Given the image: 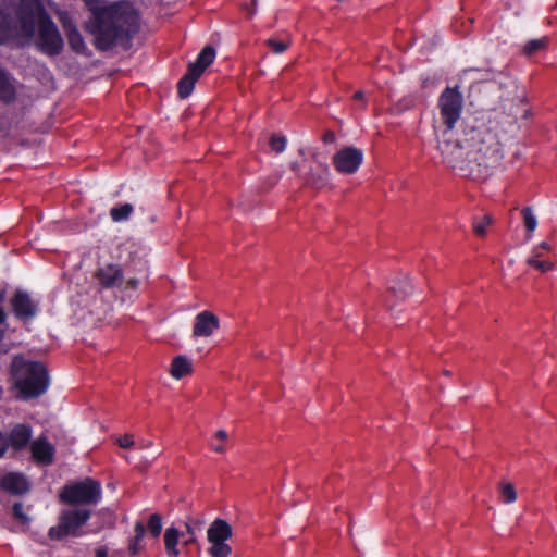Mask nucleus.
Instances as JSON below:
<instances>
[{"label": "nucleus", "mask_w": 557, "mask_h": 557, "mask_svg": "<svg viewBox=\"0 0 557 557\" xmlns=\"http://www.w3.org/2000/svg\"><path fill=\"white\" fill-rule=\"evenodd\" d=\"M90 17L86 30L94 36L98 50L107 51L119 44L128 42L139 30V16L127 2L102 3L86 0Z\"/></svg>", "instance_id": "nucleus-1"}, {"label": "nucleus", "mask_w": 557, "mask_h": 557, "mask_svg": "<svg viewBox=\"0 0 557 557\" xmlns=\"http://www.w3.org/2000/svg\"><path fill=\"white\" fill-rule=\"evenodd\" d=\"M16 14L20 33L28 38L37 33L36 45L40 51L49 55L62 51V37L40 0H20Z\"/></svg>", "instance_id": "nucleus-2"}, {"label": "nucleus", "mask_w": 557, "mask_h": 557, "mask_svg": "<svg viewBox=\"0 0 557 557\" xmlns=\"http://www.w3.org/2000/svg\"><path fill=\"white\" fill-rule=\"evenodd\" d=\"M465 143L468 153H472L481 180L488 177L500 165L504 153L492 122L488 125L466 127Z\"/></svg>", "instance_id": "nucleus-3"}, {"label": "nucleus", "mask_w": 557, "mask_h": 557, "mask_svg": "<svg viewBox=\"0 0 557 557\" xmlns=\"http://www.w3.org/2000/svg\"><path fill=\"white\" fill-rule=\"evenodd\" d=\"M11 371L21 398H36L47 391L49 375L41 362L26 360L22 356H16L12 361Z\"/></svg>", "instance_id": "nucleus-4"}, {"label": "nucleus", "mask_w": 557, "mask_h": 557, "mask_svg": "<svg viewBox=\"0 0 557 557\" xmlns=\"http://www.w3.org/2000/svg\"><path fill=\"white\" fill-rule=\"evenodd\" d=\"M437 148L442 154L443 163L451 171L465 177L481 180L472 153H468V146L465 143V129L456 138L453 132H443Z\"/></svg>", "instance_id": "nucleus-5"}, {"label": "nucleus", "mask_w": 557, "mask_h": 557, "mask_svg": "<svg viewBox=\"0 0 557 557\" xmlns=\"http://www.w3.org/2000/svg\"><path fill=\"white\" fill-rule=\"evenodd\" d=\"M101 496V484L91 478H86L64 485L60 491L59 500L71 506H88L98 504Z\"/></svg>", "instance_id": "nucleus-6"}, {"label": "nucleus", "mask_w": 557, "mask_h": 557, "mask_svg": "<svg viewBox=\"0 0 557 557\" xmlns=\"http://www.w3.org/2000/svg\"><path fill=\"white\" fill-rule=\"evenodd\" d=\"M90 516L91 511L87 508L63 510L59 516L58 524L49 529L48 536L53 541H60L66 536H79L81 528Z\"/></svg>", "instance_id": "nucleus-7"}, {"label": "nucleus", "mask_w": 557, "mask_h": 557, "mask_svg": "<svg viewBox=\"0 0 557 557\" xmlns=\"http://www.w3.org/2000/svg\"><path fill=\"white\" fill-rule=\"evenodd\" d=\"M233 536L232 525L224 519H214L207 530V541L210 544L208 554L210 557H230L233 549L227 541Z\"/></svg>", "instance_id": "nucleus-8"}, {"label": "nucleus", "mask_w": 557, "mask_h": 557, "mask_svg": "<svg viewBox=\"0 0 557 557\" xmlns=\"http://www.w3.org/2000/svg\"><path fill=\"white\" fill-rule=\"evenodd\" d=\"M215 50L211 46H206L199 53L196 62L188 65L187 72L177 84L178 96L187 98L195 86L197 79L202 75L205 70L214 61Z\"/></svg>", "instance_id": "nucleus-9"}, {"label": "nucleus", "mask_w": 557, "mask_h": 557, "mask_svg": "<svg viewBox=\"0 0 557 557\" xmlns=\"http://www.w3.org/2000/svg\"><path fill=\"white\" fill-rule=\"evenodd\" d=\"M463 104L462 94L458 87H446L438 99V108L442 120L451 132L455 123L459 120Z\"/></svg>", "instance_id": "nucleus-10"}, {"label": "nucleus", "mask_w": 557, "mask_h": 557, "mask_svg": "<svg viewBox=\"0 0 557 557\" xmlns=\"http://www.w3.org/2000/svg\"><path fill=\"white\" fill-rule=\"evenodd\" d=\"M362 150L351 146L339 149L332 158L335 170L345 175L356 173L362 164Z\"/></svg>", "instance_id": "nucleus-11"}, {"label": "nucleus", "mask_w": 557, "mask_h": 557, "mask_svg": "<svg viewBox=\"0 0 557 557\" xmlns=\"http://www.w3.org/2000/svg\"><path fill=\"white\" fill-rule=\"evenodd\" d=\"M30 453L33 460L40 466H50L54 461L55 448L48 441L47 436L40 435L36 440L32 441Z\"/></svg>", "instance_id": "nucleus-12"}, {"label": "nucleus", "mask_w": 557, "mask_h": 557, "mask_svg": "<svg viewBox=\"0 0 557 557\" xmlns=\"http://www.w3.org/2000/svg\"><path fill=\"white\" fill-rule=\"evenodd\" d=\"M10 304L15 317L18 319L28 320L34 318L37 313V305L24 290H16Z\"/></svg>", "instance_id": "nucleus-13"}, {"label": "nucleus", "mask_w": 557, "mask_h": 557, "mask_svg": "<svg viewBox=\"0 0 557 557\" xmlns=\"http://www.w3.org/2000/svg\"><path fill=\"white\" fill-rule=\"evenodd\" d=\"M32 435L33 431L29 425L24 423L14 425L9 434H4L7 449L11 447L15 453L24 450L30 445Z\"/></svg>", "instance_id": "nucleus-14"}, {"label": "nucleus", "mask_w": 557, "mask_h": 557, "mask_svg": "<svg viewBox=\"0 0 557 557\" xmlns=\"http://www.w3.org/2000/svg\"><path fill=\"white\" fill-rule=\"evenodd\" d=\"M220 327L219 318L210 311H202L195 318L193 335L195 337H209Z\"/></svg>", "instance_id": "nucleus-15"}, {"label": "nucleus", "mask_w": 557, "mask_h": 557, "mask_svg": "<svg viewBox=\"0 0 557 557\" xmlns=\"http://www.w3.org/2000/svg\"><path fill=\"white\" fill-rule=\"evenodd\" d=\"M95 277L103 288L117 287L123 282V270L117 264H106L97 270Z\"/></svg>", "instance_id": "nucleus-16"}, {"label": "nucleus", "mask_w": 557, "mask_h": 557, "mask_svg": "<svg viewBox=\"0 0 557 557\" xmlns=\"http://www.w3.org/2000/svg\"><path fill=\"white\" fill-rule=\"evenodd\" d=\"M330 176V169L327 164L315 162L310 166L308 173L304 176L305 184L313 189L320 190L327 186Z\"/></svg>", "instance_id": "nucleus-17"}, {"label": "nucleus", "mask_w": 557, "mask_h": 557, "mask_svg": "<svg viewBox=\"0 0 557 557\" xmlns=\"http://www.w3.org/2000/svg\"><path fill=\"white\" fill-rule=\"evenodd\" d=\"M0 487L13 495H22L29 490V484L23 474L10 472L0 480Z\"/></svg>", "instance_id": "nucleus-18"}, {"label": "nucleus", "mask_w": 557, "mask_h": 557, "mask_svg": "<svg viewBox=\"0 0 557 557\" xmlns=\"http://www.w3.org/2000/svg\"><path fill=\"white\" fill-rule=\"evenodd\" d=\"M60 20H61L63 29L65 32V35L67 37L70 47L76 52L84 51V49H85L84 39H83L81 33L77 30L76 26L71 21V18L66 14H64L61 16Z\"/></svg>", "instance_id": "nucleus-19"}, {"label": "nucleus", "mask_w": 557, "mask_h": 557, "mask_svg": "<svg viewBox=\"0 0 557 557\" xmlns=\"http://www.w3.org/2000/svg\"><path fill=\"white\" fill-rule=\"evenodd\" d=\"M184 534L174 525L165 529L163 534L164 549L168 557H178L181 550L178 548L180 540Z\"/></svg>", "instance_id": "nucleus-20"}, {"label": "nucleus", "mask_w": 557, "mask_h": 557, "mask_svg": "<svg viewBox=\"0 0 557 557\" xmlns=\"http://www.w3.org/2000/svg\"><path fill=\"white\" fill-rule=\"evenodd\" d=\"M193 373V363L189 358L186 356L180 355L173 358L170 368V374L176 379L181 380L187 375Z\"/></svg>", "instance_id": "nucleus-21"}, {"label": "nucleus", "mask_w": 557, "mask_h": 557, "mask_svg": "<svg viewBox=\"0 0 557 557\" xmlns=\"http://www.w3.org/2000/svg\"><path fill=\"white\" fill-rule=\"evenodd\" d=\"M205 525L203 517H189L185 522L186 533L188 539L183 541V546H188L196 543V532L200 531Z\"/></svg>", "instance_id": "nucleus-22"}, {"label": "nucleus", "mask_w": 557, "mask_h": 557, "mask_svg": "<svg viewBox=\"0 0 557 557\" xmlns=\"http://www.w3.org/2000/svg\"><path fill=\"white\" fill-rule=\"evenodd\" d=\"M135 535L128 541V550L132 555H137L143 549V539L146 534V528L143 522L137 521L134 527Z\"/></svg>", "instance_id": "nucleus-23"}, {"label": "nucleus", "mask_w": 557, "mask_h": 557, "mask_svg": "<svg viewBox=\"0 0 557 557\" xmlns=\"http://www.w3.org/2000/svg\"><path fill=\"white\" fill-rule=\"evenodd\" d=\"M15 90L7 74L0 69V100L10 102L14 99Z\"/></svg>", "instance_id": "nucleus-24"}, {"label": "nucleus", "mask_w": 557, "mask_h": 557, "mask_svg": "<svg viewBox=\"0 0 557 557\" xmlns=\"http://www.w3.org/2000/svg\"><path fill=\"white\" fill-rule=\"evenodd\" d=\"M134 208L131 203H124L113 207L110 210V216L114 222L126 221L132 215Z\"/></svg>", "instance_id": "nucleus-25"}, {"label": "nucleus", "mask_w": 557, "mask_h": 557, "mask_svg": "<svg viewBox=\"0 0 557 557\" xmlns=\"http://www.w3.org/2000/svg\"><path fill=\"white\" fill-rule=\"evenodd\" d=\"M547 42H548L547 37L532 39L524 45L523 53L528 57H531L539 51L545 50L547 47Z\"/></svg>", "instance_id": "nucleus-26"}, {"label": "nucleus", "mask_w": 557, "mask_h": 557, "mask_svg": "<svg viewBox=\"0 0 557 557\" xmlns=\"http://www.w3.org/2000/svg\"><path fill=\"white\" fill-rule=\"evenodd\" d=\"M146 531L154 539L160 536L162 532V517L159 513H152L149 517Z\"/></svg>", "instance_id": "nucleus-27"}, {"label": "nucleus", "mask_w": 557, "mask_h": 557, "mask_svg": "<svg viewBox=\"0 0 557 557\" xmlns=\"http://www.w3.org/2000/svg\"><path fill=\"white\" fill-rule=\"evenodd\" d=\"M492 224V216L484 214L481 218L473 220V232L476 236L483 237L486 234L487 227Z\"/></svg>", "instance_id": "nucleus-28"}, {"label": "nucleus", "mask_w": 557, "mask_h": 557, "mask_svg": "<svg viewBox=\"0 0 557 557\" xmlns=\"http://www.w3.org/2000/svg\"><path fill=\"white\" fill-rule=\"evenodd\" d=\"M521 214L523 218L524 226L528 232V238H530L531 233L536 228V225H537L536 218L533 214V211L530 207H524L521 210Z\"/></svg>", "instance_id": "nucleus-29"}, {"label": "nucleus", "mask_w": 557, "mask_h": 557, "mask_svg": "<svg viewBox=\"0 0 557 557\" xmlns=\"http://www.w3.org/2000/svg\"><path fill=\"white\" fill-rule=\"evenodd\" d=\"M397 297L405 298L411 293V285L408 277H403L397 284L389 288Z\"/></svg>", "instance_id": "nucleus-30"}, {"label": "nucleus", "mask_w": 557, "mask_h": 557, "mask_svg": "<svg viewBox=\"0 0 557 557\" xmlns=\"http://www.w3.org/2000/svg\"><path fill=\"white\" fill-rule=\"evenodd\" d=\"M267 46L274 52V53H283L288 49L290 46V39L287 38L285 40H277L275 38H270L267 40Z\"/></svg>", "instance_id": "nucleus-31"}, {"label": "nucleus", "mask_w": 557, "mask_h": 557, "mask_svg": "<svg viewBox=\"0 0 557 557\" xmlns=\"http://www.w3.org/2000/svg\"><path fill=\"white\" fill-rule=\"evenodd\" d=\"M500 496L504 503H512L517 498V493L511 483H505L500 486Z\"/></svg>", "instance_id": "nucleus-32"}, {"label": "nucleus", "mask_w": 557, "mask_h": 557, "mask_svg": "<svg viewBox=\"0 0 557 557\" xmlns=\"http://www.w3.org/2000/svg\"><path fill=\"white\" fill-rule=\"evenodd\" d=\"M527 263L531 267H534L535 269L540 270L541 272H548L554 270L555 265L552 262L547 261H541L539 259H535V257H529L527 259Z\"/></svg>", "instance_id": "nucleus-33"}, {"label": "nucleus", "mask_w": 557, "mask_h": 557, "mask_svg": "<svg viewBox=\"0 0 557 557\" xmlns=\"http://www.w3.org/2000/svg\"><path fill=\"white\" fill-rule=\"evenodd\" d=\"M286 139L283 136L272 135L270 138V147L273 151L280 153L285 149Z\"/></svg>", "instance_id": "nucleus-34"}, {"label": "nucleus", "mask_w": 557, "mask_h": 557, "mask_svg": "<svg viewBox=\"0 0 557 557\" xmlns=\"http://www.w3.org/2000/svg\"><path fill=\"white\" fill-rule=\"evenodd\" d=\"M13 516L14 518L20 521L23 524H26L29 522V518L26 516V513L23 510V504L22 503H15L12 507Z\"/></svg>", "instance_id": "nucleus-35"}, {"label": "nucleus", "mask_w": 557, "mask_h": 557, "mask_svg": "<svg viewBox=\"0 0 557 557\" xmlns=\"http://www.w3.org/2000/svg\"><path fill=\"white\" fill-rule=\"evenodd\" d=\"M117 444L122 448H131L134 446V437L132 434H124L120 438H117Z\"/></svg>", "instance_id": "nucleus-36"}, {"label": "nucleus", "mask_w": 557, "mask_h": 557, "mask_svg": "<svg viewBox=\"0 0 557 557\" xmlns=\"http://www.w3.org/2000/svg\"><path fill=\"white\" fill-rule=\"evenodd\" d=\"M335 139L336 137L333 131H326L322 136V140L324 144H333Z\"/></svg>", "instance_id": "nucleus-37"}, {"label": "nucleus", "mask_w": 557, "mask_h": 557, "mask_svg": "<svg viewBox=\"0 0 557 557\" xmlns=\"http://www.w3.org/2000/svg\"><path fill=\"white\" fill-rule=\"evenodd\" d=\"M7 453V442L4 438V434L0 432V458L3 457Z\"/></svg>", "instance_id": "nucleus-38"}, {"label": "nucleus", "mask_w": 557, "mask_h": 557, "mask_svg": "<svg viewBox=\"0 0 557 557\" xmlns=\"http://www.w3.org/2000/svg\"><path fill=\"white\" fill-rule=\"evenodd\" d=\"M352 98L356 101H360L362 107H366L364 94L362 91L359 90V91L355 92Z\"/></svg>", "instance_id": "nucleus-39"}, {"label": "nucleus", "mask_w": 557, "mask_h": 557, "mask_svg": "<svg viewBox=\"0 0 557 557\" xmlns=\"http://www.w3.org/2000/svg\"><path fill=\"white\" fill-rule=\"evenodd\" d=\"M137 278H129L126 281V288L136 289L138 287Z\"/></svg>", "instance_id": "nucleus-40"}, {"label": "nucleus", "mask_w": 557, "mask_h": 557, "mask_svg": "<svg viewBox=\"0 0 557 557\" xmlns=\"http://www.w3.org/2000/svg\"><path fill=\"white\" fill-rule=\"evenodd\" d=\"M215 437L220 441H225L227 438V434L223 430H219L215 432Z\"/></svg>", "instance_id": "nucleus-41"}, {"label": "nucleus", "mask_w": 557, "mask_h": 557, "mask_svg": "<svg viewBox=\"0 0 557 557\" xmlns=\"http://www.w3.org/2000/svg\"><path fill=\"white\" fill-rule=\"evenodd\" d=\"M107 549L104 547H100L96 550V557H107Z\"/></svg>", "instance_id": "nucleus-42"}, {"label": "nucleus", "mask_w": 557, "mask_h": 557, "mask_svg": "<svg viewBox=\"0 0 557 557\" xmlns=\"http://www.w3.org/2000/svg\"><path fill=\"white\" fill-rule=\"evenodd\" d=\"M531 257H535V259H539L542 257V252H541V249L539 248V246H536L533 251H532V256Z\"/></svg>", "instance_id": "nucleus-43"}, {"label": "nucleus", "mask_w": 557, "mask_h": 557, "mask_svg": "<svg viewBox=\"0 0 557 557\" xmlns=\"http://www.w3.org/2000/svg\"><path fill=\"white\" fill-rule=\"evenodd\" d=\"M539 248H540L541 250H550V249H552L550 245H549L548 243H546V242L541 243V244L539 245Z\"/></svg>", "instance_id": "nucleus-44"}, {"label": "nucleus", "mask_w": 557, "mask_h": 557, "mask_svg": "<svg viewBox=\"0 0 557 557\" xmlns=\"http://www.w3.org/2000/svg\"><path fill=\"white\" fill-rule=\"evenodd\" d=\"M212 448L216 453H224L225 451V448H224L223 445H213Z\"/></svg>", "instance_id": "nucleus-45"}, {"label": "nucleus", "mask_w": 557, "mask_h": 557, "mask_svg": "<svg viewBox=\"0 0 557 557\" xmlns=\"http://www.w3.org/2000/svg\"><path fill=\"white\" fill-rule=\"evenodd\" d=\"M492 76H493V71H492L491 69L485 70L484 78H485L486 81H491V79H492Z\"/></svg>", "instance_id": "nucleus-46"}, {"label": "nucleus", "mask_w": 557, "mask_h": 557, "mask_svg": "<svg viewBox=\"0 0 557 557\" xmlns=\"http://www.w3.org/2000/svg\"><path fill=\"white\" fill-rule=\"evenodd\" d=\"M5 317L4 310L0 307V324L4 323Z\"/></svg>", "instance_id": "nucleus-47"}, {"label": "nucleus", "mask_w": 557, "mask_h": 557, "mask_svg": "<svg viewBox=\"0 0 557 557\" xmlns=\"http://www.w3.org/2000/svg\"><path fill=\"white\" fill-rule=\"evenodd\" d=\"M290 168H292L293 171H298V164L297 163H292Z\"/></svg>", "instance_id": "nucleus-48"}, {"label": "nucleus", "mask_w": 557, "mask_h": 557, "mask_svg": "<svg viewBox=\"0 0 557 557\" xmlns=\"http://www.w3.org/2000/svg\"><path fill=\"white\" fill-rule=\"evenodd\" d=\"M2 299H3V294H2V293H0V300H2Z\"/></svg>", "instance_id": "nucleus-49"}]
</instances>
